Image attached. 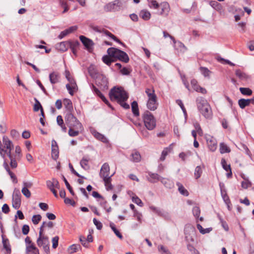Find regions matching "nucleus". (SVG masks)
<instances>
[{
	"label": "nucleus",
	"instance_id": "23",
	"mask_svg": "<svg viewBox=\"0 0 254 254\" xmlns=\"http://www.w3.org/2000/svg\"><path fill=\"white\" fill-rule=\"evenodd\" d=\"M3 143L4 145V147L7 149L12 150L13 148V145L12 142L6 136L3 137Z\"/></svg>",
	"mask_w": 254,
	"mask_h": 254
},
{
	"label": "nucleus",
	"instance_id": "43",
	"mask_svg": "<svg viewBox=\"0 0 254 254\" xmlns=\"http://www.w3.org/2000/svg\"><path fill=\"white\" fill-rule=\"evenodd\" d=\"M78 45H79V42L77 41L74 42H70V45L69 48H70L73 54L74 55H76V48L78 46Z\"/></svg>",
	"mask_w": 254,
	"mask_h": 254
},
{
	"label": "nucleus",
	"instance_id": "58",
	"mask_svg": "<svg viewBox=\"0 0 254 254\" xmlns=\"http://www.w3.org/2000/svg\"><path fill=\"white\" fill-rule=\"evenodd\" d=\"M41 109H43L40 103L36 99V103L34 104L33 110L35 112H37L39 110H41Z\"/></svg>",
	"mask_w": 254,
	"mask_h": 254
},
{
	"label": "nucleus",
	"instance_id": "11",
	"mask_svg": "<svg viewBox=\"0 0 254 254\" xmlns=\"http://www.w3.org/2000/svg\"><path fill=\"white\" fill-rule=\"evenodd\" d=\"M205 139L209 150L212 152L215 151L217 147L216 139L210 135H206Z\"/></svg>",
	"mask_w": 254,
	"mask_h": 254
},
{
	"label": "nucleus",
	"instance_id": "24",
	"mask_svg": "<svg viewBox=\"0 0 254 254\" xmlns=\"http://www.w3.org/2000/svg\"><path fill=\"white\" fill-rule=\"evenodd\" d=\"M64 105L67 112H72L73 110L72 103L70 100L68 99H64Z\"/></svg>",
	"mask_w": 254,
	"mask_h": 254
},
{
	"label": "nucleus",
	"instance_id": "60",
	"mask_svg": "<svg viewBox=\"0 0 254 254\" xmlns=\"http://www.w3.org/2000/svg\"><path fill=\"white\" fill-rule=\"evenodd\" d=\"M218 217H219V219L220 220V223H221V225L223 227V228L225 229V230H226L227 231H228L229 227H228L227 223L225 221H224L223 220V219L219 215H218Z\"/></svg>",
	"mask_w": 254,
	"mask_h": 254
},
{
	"label": "nucleus",
	"instance_id": "39",
	"mask_svg": "<svg viewBox=\"0 0 254 254\" xmlns=\"http://www.w3.org/2000/svg\"><path fill=\"white\" fill-rule=\"evenodd\" d=\"M103 181L104 182L105 185L107 190H110L113 189V186L111 183V177L104 179Z\"/></svg>",
	"mask_w": 254,
	"mask_h": 254
},
{
	"label": "nucleus",
	"instance_id": "28",
	"mask_svg": "<svg viewBox=\"0 0 254 254\" xmlns=\"http://www.w3.org/2000/svg\"><path fill=\"white\" fill-rule=\"evenodd\" d=\"M81 249V247L79 245L73 244L68 248V252L69 254H73Z\"/></svg>",
	"mask_w": 254,
	"mask_h": 254
},
{
	"label": "nucleus",
	"instance_id": "3",
	"mask_svg": "<svg viewBox=\"0 0 254 254\" xmlns=\"http://www.w3.org/2000/svg\"><path fill=\"white\" fill-rule=\"evenodd\" d=\"M108 55L110 57L117 59L120 61L127 63L129 61V57L125 52L115 48H110L107 50Z\"/></svg>",
	"mask_w": 254,
	"mask_h": 254
},
{
	"label": "nucleus",
	"instance_id": "50",
	"mask_svg": "<svg viewBox=\"0 0 254 254\" xmlns=\"http://www.w3.org/2000/svg\"><path fill=\"white\" fill-rule=\"evenodd\" d=\"M55 181V179L53 178L52 180H48L46 182L47 187L50 190L54 189Z\"/></svg>",
	"mask_w": 254,
	"mask_h": 254
},
{
	"label": "nucleus",
	"instance_id": "52",
	"mask_svg": "<svg viewBox=\"0 0 254 254\" xmlns=\"http://www.w3.org/2000/svg\"><path fill=\"white\" fill-rule=\"evenodd\" d=\"M192 213L196 218H198L200 213V208L198 206H194L192 209Z\"/></svg>",
	"mask_w": 254,
	"mask_h": 254
},
{
	"label": "nucleus",
	"instance_id": "38",
	"mask_svg": "<svg viewBox=\"0 0 254 254\" xmlns=\"http://www.w3.org/2000/svg\"><path fill=\"white\" fill-rule=\"evenodd\" d=\"M94 136L99 140H101L103 142H107V139L102 134L99 133L98 132L95 131L94 132Z\"/></svg>",
	"mask_w": 254,
	"mask_h": 254
},
{
	"label": "nucleus",
	"instance_id": "20",
	"mask_svg": "<svg viewBox=\"0 0 254 254\" xmlns=\"http://www.w3.org/2000/svg\"><path fill=\"white\" fill-rule=\"evenodd\" d=\"M49 78L52 84L58 83L60 78L59 74L57 72H53L50 74Z\"/></svg>",
	"mask_w": 254,
	"mask_h": 254
},
{
	"label": "nucleus",
	"instance_id": "47",
	"mask_svg": "<svg viewBox=\"0 0 254 254\" xmlns=\"http://www.w3.org/2000/svg\"><path fill=\"white\" fill-rule=\"evenodd\" d=\"M170 151H171V149L169 147H167V148H165L162 152L161 156L160 158V160H162V161L164 160L166 156L168 155L169 152H170Z\"/></svg>",
	"mask_w": 254,
	"mask_h": 254
},
{
	"label": "nucleus",
	"instance_id": "22",
	"mask_svg": "<svg viewBox=\"0 0 254 254\" xmlns=\"http://www.w3.org/2000/svg\"><path fill=\"white\" fill-rule=\"evenodd\" d=\"M94 88V91L95 93L100 97V98L102 99V100L108 106L111 107V106L110 104L109 103V101L106 99V98L105 97V96L101 93V92L100 91L99 89H98L97 88H96L95 86H93Z\"/></svg>",
	"mask_w": 254,
	"mask_h": 254
},
{
	"label": "nucleus",
	"instance_id": "44",
	"mask_svg": "<svg viewBox=\"0 0 254 254\" xmlns=\"http://www.w3.org/2000/svg\"><path fill=\"white\" fill-rule=\"evenodd\" d=\"M3 248L7 252H10V248L8 239H2Z\"/></svg>",
	"mask_w": 254,
	"mask_h": 254
},
{
	"label": "nucleus",
	"instance_id": "7",
	"mask_svg": "<svg viewBox=\"0 0 254 254\" xmlns=\"http://www.w3.org/2000/svg\"><path fill=\"white\" fill-rule=\"evenodd\" d=\"M37 244L38 247L43 248L46 253L50 254L49 241L47 236H39L37 240Z\"/></svg>",
	"mask_w": 254,
	"mask_h": 254
},
{
	"label": "nucleus",
	"instance_id": "31",
	"mask_svg": "<svg viewBox=\"0 0 254 254\" xmlns=\"http://www.w3.org/2000/svg\"><path fill=\"white\" fill-rule=\"evenodd\" d=\"M231 151L230 148L224 143L220 144V152L221 154L229 153Z\"/></svg>",
	"mask_w": 254,
	"mask_h": 254
},
{
	"label": "nucleus",
	"instance_id": "5",
	"mask_svg": "<svg viewBox=\"0 0 254 254\" xmlns=\"http://www.w3.org/2000/svg\"><path fill=\"white\" fill-rule=\"evenodd\" d=\"M142 117L146 128L149 130L153 129L156 126V123L154 118L151 113L146 111L143 114Z\"/></svg>",
	"mask_w": 254,
	"mask_h": 254
},
{
	"label": "nucleus",
	"instance_id": "10",
	"mask_svg": "<svg viewBox=\"0 0 254 254\" xmlns=\"http://www.w3.org/2000/svg\"><path fill=\"white\" fill-rule=\"evenodd\" d=\"M91 28L92 29L97 32L98 33H103L105 35L109 36L111 37L112 39H113L114 41L121 43V44H123V43L119 40L115 36H114L113 34H112L111 32L108 31L107 30L104 29V28L98 26H91Z\"/></svg>",
	"mask_w": 254,
	"mask_h": 254
},
{
	"label": "nucleus",
	"instance_id": "33",
	"mask_svg": "<svg viewBox=\"0 0 254 254\" xmlns=\"http://www.w3.org/2000/svg\"><path fill=\"white\" fill-rule=\"evenodd\" d=\"M131 160L135 162H138L141 160V156L139 153L137 151H134L131 154Z\"/></svg>",
	"mask_w": 254,
	"mask_h": 254
},
{
	"label": "nucleus",
	"instance_id": "64",
	"mask_svg": "<svg viewBox=\"0 0 254 254\" xmlns=\"http://www.w3.org/2000/svg\"><path fill=\"white\" fill-rule=\"evenodd\" d=\"M160 254H171V253L166 248L162 246L160 248Z\"/></svg>",
	"mask_w": 254,
	"mask_h": 254
},
{
	"label": "nucleus",
	"instance_id": "15",
	"mask_svg": "<svg viewBox=\"0 0 254 254\" xmlns=\"http://www.w3.org/2000/svg\"><path fill=\"white\" fill-rule=\"evenodd\" d=\"M79 39L87 49L88 50L92 49L94 43L91 40L82 35L80 36Z\"/></svg>",
	"mask_w": 254,
	"mask_h": 254
},
{
	"label": "nucleus",
	"instance_id": "54",
	"mask_svg": "<svg viewBox=\"0 0 254 254\" xmlns=\"http://www.w3.org/2000/svg\"><path fill=\"white\" fill-rule=\"evenodd\" d=\"M21 192L27 198H30L31 197V192L27 189L22 188Z\"/></svg>",
	"mask_w": 254,
	"mask_h": 254
},
{
	"label": "nucleus",
	"instance_id": "9",
	"mask_svg": "<svg viewBox=\"0 0 254 254\" xmlns=\"http://www.w3.org/2000/svg\"><path fill=\"white\" fill-rule=\"evenodd\" d=\"M122 6L121 2L119 0L109 2L105 5L104 9L106 12L118 11Z\"/></svg>",
	"mask_w": 254,
	"mask_h": 254
},
{
	"label": "nucleus",
	"instance_id": "18",
	"mask_svg": "<svg viewBox=\"0 0 254 254\" xmlns=\"http://www.w3.org/2000/svg\"><path fill=\"white\" fill-rule=\"evenodd\" d=\"M221 164L223 168V169L227 172L228 173L227 174V177L229 178L232 176V171L230 167V165H227L226 160L224 159H221Z\"/></svg>",
	"mask_w": 254,
	"mask_h": 254
},
{
	"label": "nucleus",
	"instance_id": "29",
	"mask_svg": "<svg viewBox=\"0 0 254 254\" xmlns=\"http://www.w3.org/2000/svg\"><path fill=\"white\" fill-rule=\"evenodd\" d=\"M238 104L241 109H244L246 107L250 105V100L241 99L238 101Z\"/></svg>",
	"mask_w": 254,
	"mask_h": 254
},
{
	"label": "nucleus",
	"instance_id": "32",
	"mask_svg": "<svg viewBox=\"0 0 254 254\" xmlns=\"http://www.w3.org/2000/svg\"><path fill=\"white\" fill-rule=\"evenodd\" d=\"M131 110L135 116H138L139 115L138 104L136 101H133L131 103Z\"/></svg>",
	"mask_w": 254,
	"mask_h": 254
},
{
	"label": "nucleus",
	"instance_id": "41",
	"mask_svg": "<svg viewBox=\"0 0 254 254\" xmlns=\"http://www.w3.org/2000/svg\"><path fill=\"white\" fill-rule=\"evenodd\" d=\"M112 57H110L109 55L104 56L102 58L103 62L106 64L110 65L112 62H114V61L112 59Z\"/></svg>",
	"mask_w": 254,
	"mask_h": 254
},
{
	"label": "nucleus",
	"instance_id": "37",
	"mask_svg": "<svg viewBox=\"0 0 254 254\" xmlns=\"http://www.w3.org/2000/svg\"><path fill=\"white\" fill-rule=\"evenodd\" d=\"M241 93L245 95H251L253 91L249 88L240 87L239 89Z\"/></svg>",
	"mask_w": 254,
	"mask_h": 254
},
{
	"label": "nucleus",
	"instance_id": "59",
	"mask_svg": "<svg viewBox=\"0 0 254 254\" xmlns=\"http://www.w3.org/2000/svg\"><path fill=\"white\" fill-rule=\"evenodd\" d=\"M132 200L133 202H134L135 203H136V204H137L140 206H142L143 205V203H142V201L137 196H133L132 198Z\"/></svg>",
	"mask_w": 254,
	"mask_h": 254
},
{
	"label": "nucleus",
	"instance_id": "40",
	"mask_svg": "<svg viewBox=\"0 0 254 254\" xmlns=\"http://www.w3.org/2000/svg\"><path fill=\"white\" fill-rule=\"evenodd\" d=\"M193 126L195 128V130L196 131V132H197V133L200 135V136H202L203 135V131H202V130L199 124V123L197 122H195L193 123Z\"/></svg>",
	"mask_w": 254,
	"mask_h": 254
},
{
	"label": "nucleus",
	"instance_id": "1",
	"mask_svg": "<svg viewBox=\"0 0 254 254\" xmlns=\"http://www.w3.org/2000/svg\"><path fill=\"white\" fill-rule=\"evenodd\" d=\"M109 96L112 101H117L124 109L129 108V105L125 102L128 96L122 87H114L111 89L109 92Z\"/></svg>",
	"mask_w": 254,
	"mask_h": 254
},
{
	"label": "nucleus",
	"instance_id": "55",
	"mask_svg": "<svg viewBox=\"0 0 254 254\" xmlns=\"http://www.w3.org/2000/svg\"><path fill=\"white\" fill-rule=\"evenodd\" d=\"M160 181H161L162 183L166 187L170 188L171 187V182L170 180L165 178L161 180L160 178Z\"/></svg>",
	"mask_w": 254,
	"mask_h": 254
},
{
	"label": "nucleus",
	"instance_id": "36",
	"mask_svg": "<svg viewBox=\"0 0 254 254\" xmlns=\"http://www.w3.org/2000/svg\"><path fill=\"white\" fill-rule=\"evenodd\" d=\"M202 169L201 166H197L196 167L195 170H194V177L196 179H198L199 178L202 174Z\"/></svg>",
	"mask_w": 254,
	"mask_h": 254
},
{
	"label": "nucleus",
	"instance_id": "56",
	"mask_svg": "<svg viewBox=\"0 0 254 254\" xmlns=\"http://www.w3.org/2000/svg\"><path fill=\"white\" fill-rule=\"evenodd\" d=\"M79 240L83 247L85 248L88 247V242L84 237L80 236L79 237Z\"/></svg>",
	"mask_w": 254,
	"mask_h": 254
},
{
	"label": "nucleus",
	"instance_id": "21",
	"mask_svg": "<svg viewBox=\"0 0 254 254\" xmlns=\"http://www.w3.org/2000/svg\"><path fill=\"white\" fill-rule=\"evenodd\" d=\"M88 162L89 159L85 157H83L80 162L81 167L85 170H88L90 169Z\"/></svg>",
	"mask_w": 254,
	"mask_h": 254
},
{
	"label": "nucleus",
	"instance_id": "6",
	"mask_svg": "<svg viewBox=\"0 0 254 254\" xmlns=\"http://www.w3.org/2000/svg\"><path fill=\"white\" fill-rule=\"evenodd\" d=\"M145 92L148 97V101L147 102V107L151 110H154L157 108L156 102V96L154 94V91L150 89H146Z\"/></svg>",
	"mask_w": 254,
	"mask_h": 254
},
{
	"label": "nucleus",
	"instance_id": "14",
	"mask_svg": "<svg viewBox=\"0 0 254 254\" xmlns=\"http://www.w3.org/2000/svg\"><path fill=\"white\" fill-rule=\"evenodd\" d=\"M170 10V7L167 2H162L160 3V14L166 16Z\"/></svg>",
	"mask_w": 254,
	"mask_h": 254
},
{
	"label": "nucleus",
	"instance_id": "63",
	"mask_svg": "<svg viewBox=\"0 0 254 254\" xmlns=\"http://www.w3.org/2000/svg\"><path fill=\"white\" fill-rule=\"evenodd\" d=\"M200 71L204 76H209L210 72L207 68L200 67Z\"/></svg>",
	"mask_w": 254,
	"mask_h": 254
},
{
	"label": "nucleus",
	"instance_id": "13",
	"mask_svg": "<svg viewBox=\"0 0 254 254\" xmlns=\"http://www.w3.org/2000/svg\"><path fill=\"white\" fill-rule=\"evenodd\" d=\"M174 47L178 53H184L187 50V48L180 41L173 39Z\"/></svg>",
	"mask_w": 254,
	"mask_h": 254
},
{
	"label": "nucleus",
	"instance_id": "45",
	"mask_svg": "<svg viewBox=\"0 0 254 254\" xmlns=\"http://www.w3.org/2000/svg\"><path fill=\"white\" fill-rule=\"evenodd\" d=\"M221 195H222L223 199L224 201H225V203L226 204L230 203H231L230 200L228 196L227 195L226 191L221 190Z\"/></svg>",
	"mask_w": 254,
	"mask_h": 254
},
{
	"label": "nucleus",
	"instance_id": "4",
	"mask_svg": "<svg viewBox=\"0 0 254 254\" xmlns=\"http://www.w3.org/2000/svg\"><path fill=\"white\" fill-rule=\"evenodd\" d=\"M185 235L186 240L188 242H193L196 238V230L191 224H187L185 227Z\"/></svg>",
	"mask_w": 254,
	"mask_h": 254
},
{
	"label": "nucleus",
	"instance_id": "42",
	"mask_svg": "<svg viewBox=\"0 0 254 254\" xmlns=\"http://www.w3.org/2000/svg\"><path fill=\"white\" fill-rule=\"evenodd\" d=\"M59 157V148L56 147L52 148V157L55 160H56Z\"/></svg>",
	"mask_w": 254,
	"mask_h": 254
},
{
	"label": "nucleus",
	"instance_id": "12",
	"mask_svg": "<svg viewBox=\"0 0 254 254\" xmlns=\"http://www.w3.org/2000/svg\"><path fill=\"white\" fill-rule=\"evenodd\" d=\"M110 167L109 164L107 163H105L102 166V167L100 170V172L99 173V175L101 178L103 179H106L107 178L111 177L113 175L110 176Z\"/></svg>",
	"mask_w": 254,
	"mask_h": 254
},
{
	"label": "nucleus",
	"instance_id": "46",
	"mask_svg": "<svg viewBox=\"0 0 254 254\" xmlns=\"http://www.w3.org/2000/svg\"><path fill=\"white\" fill-rule=\"evenodd\" d=\"M79 133V131L78 129H76V130H74L73 129V127H69L68 130V134L69 136L74 137L77 136Z\"/></svg>",
	"mask_w": 254,
	"mask_h": 254
},
{
	"label": "nucleus",
	"instance_id": "48",
	"mask_svg": "<svg viewBox=\"0 0 254 254\" xmlns=\"http://www.w3.org/2000/svg\"><path fill=\"white\" fill-rule=\"evenodd\" d=\"M18 157H16V155L14 156V157L10 158V165L12 168H16L17 166V163L16 162V160L19 159Z\"/></svg>",
	"mask_w": 254,
	"mask_h": 254
},
{
	"label": "nucleus",
	"instance_id": "25",
	"mask_svg": "<svg viewBox=\"0 0 254 254\" xmlns=\"http://www.w3.org/2000/svg\"><path fill=\"white\" fill-rule=\"evenodd\" d=\"M148 180L151 183H155L158 181L159 176L157 174L151 173L149 172L148 173V176H147Z\"/></svg>",
	"mask_w": 254,
	"mask_h": 254
},
{
	"label": "nucleus",
	"instance_id": "30",
	"mask_svg": "<svg viewBox=\"0 0 254 254\" xmlns=\"http://www.w3.org/2000/svg\"><path fill=\"white\" fill-rule=\"evenodd\" d=\"M242 177L244 179V181L241 183L242 187L246 189L251 187L252 183L247 178H246L244 175L242 176Z\"/></svg>",
	"mask_w": 254,
	"mask_h": 254
},
{
	"label": "nucleus",
	"instance_id": "57",
	"mask_svg": "<svg viewBox=\"0 0 254 254\" xmlns=\"http://www.w3.org/2000/svg\"><path fill=\"white\" fill-rule=\"evenodd\" d=\"M210 5L216 10L220 9V4L216 1H211L210 2Z\"/></svg>",
	"mask_w": 254,
	"mask_h": 254
},
{
	"label": "nucleus",
	"instance_id": "35",
	"mask_svg": "<svg viewBox=\"0 0 254 254\" xmlns=\"http://www.w3.org/2000/svg\"><path fill=\"white\" fill-rule=\"evenodd\" d=\"M76 121V118L71 113V112H67L65 117L66 123L68 124L71 120Z\"/></svg>",
	"mask_w": 254,
	"mask_h": 254
},
{
	"label": "nucleus",
	"instance_id": "27",
	"mask_svg": "<svg viewBox=\"0 0 254 254\" xmlns=\"http://www.w3.org/2000/svg\"><path fill=\"white\" fill-rule=\"evenodd\" d=\"M177 186L178 187V190L181 194L185 196H188L189 195L188 191L180 183L178 182L177 183Z\"/></svg>",
	"mask_w": 254,
	"mask_h": 254
},
{
	"label": "nucleus",
	"instance_id": "26",
	"mask_svg": "<svg viewBox=\"0 0 254 254\" xmlns=\"http://www.w3.org/2000/svg\"><path fill=\"white\" fill-rule=\"evenodd\" d=\"M150 12L146 10H142L139 12V16L144 20H148L150 18Z\"/></svg>",
	"mask_w": 254,
	"mask_h": 254
},
{
	"label": "nucleus",
	"instance_id": "34",
	"mask_svg": "<svg viewBox=\"0 0 254 254\" xmlns=\"http://www.w3.org/2000/svg\"><path fill=\"white\" fill-rule=\"evenodd\" d=\"M236 75L241 80H246L248 78V76L240 69L236 70Z\"/></svg>",
	"mask_w": 254,
	"mask_h": 254
},
{
	"label": "nucleus",
	"instance_id": "62",
	"mask_svg": "<svg viewBox=\"0 0 254 254\" xmlns=\"http://www.w3.org/2000/svg\"><path fill=\"white\" fill-rule=\"evenodd\" d=\"M93 221L94 225L96 226V228L98 230H101L103 226L102 223L98 221L96 218H94Z\"/></svg>",
	"mask_w": 254,
	"mask_h": 254
},
{
	"label": "nucleus",
	"instance_id": "16",
	"mask_svg": "<svg viewBox=\"0 0 254 254\" xmlns=\"http://www.w3.org/2000/svg\"><path fill=\"white\" fill-rule=\"evenodd\" d=\"M70 45V42L64 41L57 44L56 48L59 51L65 52L69 48Z\"/></svg>",
	"mask_w": 254,
	"mask_h": 254
},
{
	"label": "nucleus",
	"instance_id": "17",
	"mask_svg": "<svg viewBox=\"0 0 254 254\" xmlns=\"http://www.w3.org/2000/svg\"><path fill=\"white\" fill-rule=\"evenodd\" d=\"M26 252L27 254H39V250L33 243L26 245Z\"/></svg>",
	"mask_w": 254,
	"mask_h": 254
},
{
	"label": "nucleus",
	"instance_id": "49",
	"mask_svg": "<svg viewBox=\"0 0 254 254\" xmlns=\"http://www.w3.org/2000/svg\"><path fill=\"white\" fill-rule=\"evenodd\" d=\"M42 217L40 215H34L32 218V221L34 224L37 225L41 220Z\"/></svg>",
	"mask_w": 254,
	"mask_h": 254
},
{
	"label": "nucleus",
	"instance_id": "19",
	"mask_svg": "<svg viewBox=\"0 0 254 254\" xmlns=\"http://www.w3.org/2000/svg\"><path fill=\"white\" fill-rule=\"evenodd\" d=\"M69 127H75L76 129H81L82 127L81 123L76 118V121L71 120L68 124Z\"/></svg>",
	"mask_w": 254,
	"mask_h": 254
},
{
	"label": "nucleus",
	"instance_id": "2",
	"mask_svg": "<svg viewBox=\"0 0 254 254\" xmlns=\"http://www.w3.org/2000/svg\"><path fill=\"white\" fill-rule=\"evenodd\" d=\"M197 107L201 115L206 119H210L212 117V112L210 105L206 100L200 97L196 100Z\"/></svg>",
	"mask_w": 254,
	"mask_h": 254
},
{
	"label": "nucleus",
	"instance_id": "8",
	"mask_svg": "<svg viewBox=\"0 0 254 254\" xmlns=\"http://www.w3.org/2000/svg\"><path fill=\"white\" fill-rule=\"evenodd\" d=\"M12 206L15 209H18L20 208L21 203V195L19 190L17 189H15L12 193Z\"/></svg>",
	"mask_w": 254,
	"mask_h": 254
},
{
	"label": "nucleus",
	"instance_id": "51",
	"mask_svg": "<svg viewBox=\"0 0 254 254\" xmlns=\"http://www.w3.org/2000/svg\"><path fill=\"white\" fill-rule=\"evenodd\" d=\"M63 180H64V182L65 183V185L67 189L70 192V193L72 195H74V192L72 188L70 186L69 184L68 183L67 180L65 179V178L64 176L63 177Z\"/></svg>",
	"mask_w": 254,
	"mask_h": 254
},
{
	"label": "nucleus",
	"instance_id": "53",
	"mask_svg": "<svg viewBox=\"0 0 254 254\" xmlns=\"http://www.w3.org/2000/svg\"><path fill=\"white\" fill-rule=\"evenodd\" d=\"M59 238L58 236H55L52 240V248L56 249L58 246Z\"/></svg>",
	"mask_w": 254,
	"mask_h": 254
},
{
	"label": "nucleus",
	"instance_id": "61",
	"mask_svg": "<svg viewBox=\"0 0 254 254\" xmlns=\"http://www.w3.org/2000/svg\"><path fill=\"white\" fill-rule=\"evenodd\" d=\"M133 216L136 217L137 220L141 223V218H142V214L138 212L137 210H134Z\"/></svg>",
	"mask_w": 254,
	"mask_h": 254
}]
</instances>
